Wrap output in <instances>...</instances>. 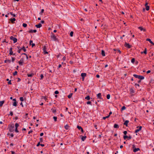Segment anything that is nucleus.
<instances>
[{"label": "nucleus", "mask_w": 154, "mask_h": 154, "mask_svg": "<svg viewBox=\"0 0 154 154\" xmlns=\"http://www.w3.org/2000/svg\"><path fill=\"white\" fill-rule=\"evenodd\" d=\"M85 99H87L88 100H89L90 99V96H88L85 97Z\"/></svg>", "instance_id": "25"}, {"label": "nucleus", "mask_w": 154, "mask_h": 154, "mask_svg": "<svg viewBox=\"0 0 154 154\" xmlns=\"http://www.w3.org/2000/svg\"><path fill=\"white\" fill-rule=\"evenodd\" d=\"M52 38V39L54 40V41H56L57 40V39L56 38V37L54 35H53L51 36Z\"/></svg>", "instance_id": "5"}, {"label": "nucleus", "mask_w": 154, "mask_h": 154, "mask_svg": "<svg viewBox=\"0 0 154 154\" xmlns=\"http://www.w3.org/2000/svg\"><path fill=\"white\" fill-rule=\"evenodd\" d=\"M124 134L125 135L126 134H127V131H124Z\"/></svg>", "instance_id": "49"}, {"label": "nucleus", "mask_w": 154, "mask_h": 154, "mask_svg": "<svg viewBox=\"0 0 154 154\" xmlns=\"http://www.w3.org/2000/svg\"><path fill=\"white\" fill-rule=\"evenodd\" d=\"M15 131L17 132H18V131L17 130V128H15Z\"/></svg>", "instance_id": "53"}, {"label": "nucleus", "mask_w": 154, "mask_h": 154, "mask_svg": "<svg viewBox=\"0 0 154 154\" xmlns=\"http://www.w3.org/2000/svg\"><path fill=\"white\" fill-rule=\"evenodd\" d=\"M20 100L21 101H23V97H20Z\"/></svg>", "instance_id": "40"}, {"label": "nucleus", "mask_w": 154, "mask_h": 154, "mask_svg": "<svg viewBox=\"0 0 154 154\" xmlns=\"http://www.w3.org/2000/svg\"><path fill=\"white\" fill-rule=\"evenodd\" d=\"M15 38L13 36H11L10 37V39H11V40H13V39L14 38Z\"/></svg>", "instance_id": "44"}, {"label": "nucleus", "mask_w": 154, "mask_h": 154, "mask_svg": "<svg viewBox=\"0 0 154 154\" xmlns=\"http://www.w3.org/2000/svg\"><path fill=\"white\" fill-rule=\"evenodd\" d=\"M13 41H14V43H16V42H17V39L16 38H14L13 39Z\"/></svg>", "instance_id": "22"}, {"label": "nucleus", "mask_w": 154, "mask_h": 154, "mask_svg": "<svg viewBox=\"0 0 154 154\" xmlns=\"http://www.w3.org/2000/svg\"><path fill=\"white\" fill-rule=\"evenodd\" d=\"M40 77H41V79H43V74H41V76H40Z\"/></svg>", "instance_id": "48"}, {"label": "nucleus", "mask_w": 154, "mask_h": 154, "mask_svg": "<svg viewBox=\"0 0 154 154\" xmlns=\"http://www.w3.org/2000/svg\"><path fill=\"white\" fill-rule=\"evenodd\" d=\"M140 150V149L139 148H135L133 150V151L134 152H137L138 151H139Z\"/></svg>", "instance_id": "13"}, {"label": "nucleus", "mask_w": 154, "mask_h": 154, "mask_svg": "<svg viewBox=\"0 0 154 154\" xmlns=\"http://www.w3.org/2000/svg\"><path fill=\"white\" fill-rule=\"evenodd\" d=\"M23 26L24 27H26L27 26V24L25 23H23Z\"/></svg>", "instance_id": "30"}, {"label": "nucleus", "mask_w": 154, "mask_h": 154, "mask_svg": "<svg viewBox=\"0 0 154 154\" xmlns=\"http://www.w3.org/2000/svg\"><path fill=\"white\" fill-rule=\"evenodd\" d=\"M72 93H71L70 94H69L68 96V97L69 98H70V97H71L72 96Z\"/></svg>", "instance_id": "27"}, {"label": "nucleus", "mask_w": 154, "mask_h": 154, "mask_svg": "<svg viewBox=\"0 0 154 154\" xmlns=\"http://www.w3.org/2000/svg\"><path fill=\"white\" fill-rule=\"evenodd\" d=\"M96 77H97V78H99L100 77V76H99V75H96Z\"/></svg>", "instance_id": "58"}, {"label": "nucleus", "mask_w": 154, "mask_h": 154, "mask_svg": "<svg viewBox=\"0 0 154 154\" xmlns=\"http://www.w3.org/2000/svg\"><path fill=\"white\" fill-rule=\"evenodd\" d=\"M114 127L115 128H116L119 127V126L118 125L115 124L114 125Z\"/></svg>", "instance_id": "23"}, {"label": "nucleus", "mask_w": 154, "mask_h": 154, "mask_svg": "<svg viewBox=\"0 0 154 154\" xmlns=\"http://www.w3.org/2000/svg\"><path fill=\"white\" fill-rule=\"evenodd\" d=\"M27 75L28 77H31L32 76V74H28Z\"/></svg>", "instance_id": "51"}, {"label": "nucleus", "mask_w": 154, "mask_h": 154, "mask_svg": "<svg viewBox=\"0 0 154 154\" xmlns=\"http://www.w3.org/2000/svg\"><path fill=\"white\" fill-rule=\"evenodd\" d=\"M12 60L13 62L14 61V58L12 57Z\"/></svg>", "instance_id": "64"}, {"label": "nucleus", "mask_w": 154, "mask_h": 154, "mask_svg": "<svg viewBox=\"0 0 154 154\" xmlns=\"http://www.w3.org/2000/svg\"><path fill=\"white\" fill-rule=\"evenodd\" d=\"M129 122V121L128 120H126L124 124L126 126V127H128V123Z\"/></svg>", "instance_id": "6"}, {"label": "nucleus", "mask_w": 154, "mask_h": 154, "mask_svg": "<svg viewBox=\"0 0 154 154\" xmlns=\"http://www.w3.org/2000/svg\"><path fill=\"white\" fill-rule=\"evenodd\" d=\"M46 46H44L43 48V50L45 54H48V52L46 51Z\"/></svg>", "instance_id": "2"}, {"label": "nucleus", "mask_w": 154, "mask_h": 154, "mask_svg": "<svg viewBox=\"0 0 154 154\" xmlns=\"http://www.w3.org/2000/svg\"><path fill=\"white\" fill-rule=\"evenodd\" d=\"M9 128L10 132H11L14 131V125L13 124H11L9 125Z\"/></svg>", "instance_id": "1"}, {"label": "nucleus", "mask_w": 154, "mask_h": 154, "mask_svg": "<svg viewBox=\"0 0 154 154\" xmlns=\"http://www.w3.org/2000/svg\"><path fill=\"white\" fill-rule=\"evenodd\" d=\"M69 127V125H66L65 126V129H67V130L68 129Z\"/></svg>", "instance_id": "24"}, {"label": "nucleus", "mask_w": 154, "mask_h": 154, "mask_svg": "<svg viewBox=\"0 0 154 154\" xmlns=\"http://www.w3.org/2000/svg\"><path fill=\"white\" fill-rule=\"evenodd\" d=\"M86 136H82L81 138L82 140V141H84L85 139L86 138Z\"/></svg>", "instance_id": "18"}, {"label": "nucleus", "mask_w": 154, "mask_h": 154, "mask_svg": "<svg viewBox=\"0 0 154 154\" xmlns=\"http://www.w3.org/2000/svg\"><path fill=\"white\" fill-rule=\"evenodd\" d=\"M15 20H16V19L15 18H13V19H10V20L12 23H13L14 22V21H15Z\"/></svg>", "instance_id": "19"}, {"label": "nucleus", "mask_w": 154, "mask_h": 154, "mask_svg": "<svg viewBox=\"0 0 154 154\" xmlns=\"http://www.w3.org/2000/svg\"><path fill=\"white\" fill-rule=\"evenodd\" d=\"M128 137V136H127L126 135L124 136V139H125L126 138H127Z\"/></svg>", "instance_id": "46"}, {"label": "nucleus", "mask_w": 154, "mask_h": 154, "mask_svg": "<svg viewBox=\"0 0 154 154\" xmlns=\"http://www.w3.org/2000/svg\"><path fill=\"white\" fill-rule=\"evenodd\" d=\"M125 47H127L128 48H130L131 47V46L129 44L127 43L126 42H125Z\"/></svg>", "instance_id": "3"}, {"label": "nucleus", "mask_w": 154, "mask_h": 154, "mask_svg": "<svg viewBox=\"0 0 154 154\" xmlns=\"http://www.w3.org/2000/svg\"><path fill=\"white\" fill-rule=\"evenodd\" d=\"M10 115H11V116H13V113L12 112H10Z\"/></svg>", "instance_id": "52"}, {"label": "nucleus", "mask_w": 154, "mask_h": 154, "mask_svg": "<svg viewBox=\"0 0 154 154\" xmlns=\"http://www.w3.org/2000/svg\"><path fill=\"white\" fill-rule=\"evenodd\" d=\"M101 96V93H99L97 94V97L100 98Z\"/></svg>", "instance_id": "26"}, {"label": "nucleus", "mask_w": 154, "mask_h": 154, "mask_svg": "<svg viewBox=\"0 0 154 154\" xmlns=\"http://www.w3.org/2000/svg\"><path fill=\"white\" fill-rule=\"evenodd\" d=\"M134 77H135L136 78H138V77H139V75H135V74H134Z\"/></svg>", "instance_id": "38"}, {"label": "nucleus", "mask_w": 154, "mask_h": 154, "mask_svg": "<svg viewBox=\"0 0 154 154\" xmlns=\"http://www.w3.org/2000/svg\"><path fill=\"white\" fill-rule=\"evenodd\" d=\"M21 49V50L23 49L24 52H25L26 51V49H25L24 47V46H23Z\"/></svg>", "instance_id": "36"}, {"label": "nucleus", "mask_w": 154, "mask_h": 154, "mask_svg": "<svg viewBox=\"0 0 154 154\" xmlns=\"http://www.w3.org/2000/svg\"><path fill=\"white\" fill-rule=\"evenodd\" d=\"M22 54L25 55L26 57V59H28V56H27V55L26 54H25V53L23 54Z\"/></svg>", "instance_id": "39"}, {"label": "nucleus", "mask_w": 154, "mask_h": 154, "mask_svg": "<svg viewBox=\"0 0 154 154\" xmlns=\"http://www.w3.org/2000/svg\"><path fill=\"white\" fill-rule=\"evenodd\" d=\"M52 111L54 113H55L56 112V109H53Z\"/></svg>", "instance_id": "50"}, {"label": "nucleus", "mask_w": 154, "mask_h": 154, "mask_svg": "<svg viewBox=\"0 0 154 154\" xmlns=\"http://www.w3.org/2000/svg\"><path fill=\"white\" fill-rule=\"evenodd\" d=\"M54 93L55 94H57L59 93V92L57 91H55Z\"/></svg>", "instance_id": "45"}, {"label": "nucleus", "mask_w": 154, "mask_h": 154, "mask_svg": "<svg viewBox=\"0 0 154 154\" xmlns=\"http://www.w3.org/2000/svg\"><path fill=\"white\" fill-rule=\"evenodd\" d=\"M101 54L103 56H105V53L103 50L101 51Z\"/></svg>", "instance_id": "15"}, {"label": "nucleus", "mask_w": 154, "mask_h": 154, "mask_svg": "<svg viewBox=\"0 0 154 154\" xmlns=\"http://www.w3.org/2000/svg\"><path fill=\"white\" fill-rule=\"evenodd\" d=\"M43 97L45 100H46L47 99L46 97L45 96Z\"/></svg>", "instance_id": "56"}, {"label": "nucleus", "mask_w": 154, "mask_h": 154, "mask_svg": "<svg viewBox=\"0 0 154 154\" xmlns=\"http://www.w3.org/2000/svg\"><path fill=\"white\" fill-rule=\"evenodd\" d=\"M10 14H11V15H12V16H13V17H15V16H16L15 14H13L12 13V12H11V13H10Z\"/></svg>", "instance_id": "42"}, {"label": "nucleus", "mask_w": 154, "mask_h": 154, "mask_svg": "<svg viewBox=\"0 0 154 154\" xmlns=\"http://www.w3.org/2000/svg\"><path fill=\"white\" fill-rule=\"evenodd\" d=\"M35 26L37 28H40L41 27H42V25L41 23H39V24L38 25H35Z\"/></svg>", "instance_id": "4"}, {"label": "nucleus", "mask_w": 154, "mask_h": 154, "mask_svg": "<svg viewBox=\"0 0 154 154\" xmlns=\"http://www.w3.org/2000/svg\"><path fill=\"white\" fill-rule=\"evenodd\" d=\"M13 54V52L12 51V48H11L10 49V55H12Z\"/></svg>", "instance_id": "11"}, {"label": "nucleus", "mask_w": 154, "mask_h": 154, "mask_svg": "<svg viewBox=\"0 0 154 154\" xmlns=\"http://www.w3.org/2000/svg\"><path fill=\"white\" fill-rule=\"evenodd\" d=\"M143 53H144L145 54H146L147 52H146V48H145V50L143 51V52H141V54H143Z\"/></svg>", "instance_id": "20"}, {"label": "nucleus", "mask_w": 154, "mask_h": 154, "mask_svg": "<svg viewBox=\"0 0 154 154\" xmlns=\"http://www.w3.org/2000/svg\"><path fill=\"white\" fill-rule=\"evenodd\" d=\"M150 72V70H148L147 72V73H149Z\"/></svg>", "instance_id": "61"}, {"label": "nucleus", "mask_w": 154, "mask_h": 154, "mask_svg": "<svg viewBox=\"0 0 154 154\" xmlns=\"http://www.w3.org/2000/svg\"><path fill=\"white\" fill-rule=\"evenodd\" d=\"M125 108H125V106H124L122 107L121 109L122 110H123L125 109Z\"/></svg>", "instance_id": "41"}, {"label": "nucleus", "mask_w": 154, "mask_h": 154, "mask_svg": "<svg viewBox=\"0 0 154 154\" xmlns=\"http://www.w3.org/2000/svg\"><path fill=\"white\" fill-rule=\"evenodd\" d=\"M73 32L72 31H71L70 32V35L71 37H72L73 36Z\"/></svg>", "instance_id": "35"}, {"label": "nucleus", "mask_w": 154, "mask_h": 154, "mask_svg": "<svg viewBox=\"0 0 154 154\" xmlns=\"http://www.w3.org/2000/svg\"><path fill=\"white\" fill-rule=\"evenodd\" d=\"M81 75L82 77H85L86 75V73H82L81 74Z\"/></svg>", "instance_id": "12"}, {"label": "nucleus", "mask_w": 154, "mask_h": 154, "mask_svg": "<svg viewBox=\"0 0 154 154\" xmlns=\"http://www.w3.org/2000/svg\"><path fill=\"white\" fill-rule=\"evenodd\" d=\"M8 84H11V80H10L8 82Z\"/></svg>", "instance_id": "55"}, {"label": "nucleus", "mask_w": 154, "mask_h": 154, "mask_svg": "<svg viewBox=\"0 0 154 154\" xmlns=\"http://www.w3.org/2000/svg\"><path fill=\"white\" fill-rule=\"evenodd\" d=\"M146 41H149L152 44H154V43L151 41L150 39L147 38L146 39Z\"/></svg>", "instance_id": "14"}, {"label": "nucleus", "mask_w": 154, "mask_h": 154, "mask_svg": "<svg viewBox=\"0 0 154 154\" xmlns=\"http://www.w3.org/2000/svg\"><path fill=\"white\" fill-rule=\"evenodd\" d=\"M77 128L79 130L81 129L82 128L81 126L79 125L77 126Z\"/></svg>", "instance_id": "34"}, {"label": "nucleus", "mask_w": 154, "mask_h": 154, "mask_svg": "<svg viewBox=\"0 0 154 154\" xmlns=\"http://www.w3.org/2000/svg\"><path fill=\"white\" fill-rule=\"evenodd\" d=\"M23 63V60H20L19 62V64L20 65H22V63Z\"/></svg>", "instance_id": "21"}, {"label": "nucleus", "mask_w": 154, "mask_h": 154, "mask_svg": "<svg viewBox=\"0 0 154 154\" xmlns=\"http://www.w3.org/2000/svg\"><path fill=\"white\" fill-rule=\"evenodd\" d=\"M29 33H32L33 32H36V30L34 29L33 30H30L29 31Z\"/></svg>", "instance_id": "8"}, {"label": "nucleus", "mask_w": 154, "mask_h": 154, "mask_svg": "<svg viewBox=\"0 0 154 154\" xmlns=\"http://www.w3.org/2000/svg\"><path fill=\"white\" fill-rule=\"evenodd\" d=\"M4 100H3V101H1L0 102V106H2V105H3V104H4Z\"/></svg>", "instance_id": "16"}, {"label": "nucleus", "mask_w": 154, "mask_h": 154, "mask_svg": "<svg viewBox=\"0 0 154 154\" xmlns=\"http://www.w3.org/2000/svg\"><path fill=\"white\" fill-rule=\"evenodd\" d=\"M17 71H15L13 73V75H16L17 74Z\"/></svg>", "instance_id": "43"}, {"label": "nucleus", "mask_w": 154, "mask_h": 154, "mask_svg": "<svg viewBox=\"0 0 154 154\" xmlns=\"http://www.w3.org/2000/svg\"><path fill=\"white\" fill-rule=\"evenodd\" d=\"M135 60L134 59V58H133L132 60H131V62L132 63H134V62H135Z\"/></svg>", "instance_id": "29"}, {"label": "nucleus", "mask_w": 154, "mask_h": 154, "mask_svg": "<svg viewBox=\"0 0 154 154\" xmlns=\"http://www.w3.org/2000/svg\"><path fill=\"white\" fill-rule=\"evenodd\" d=\"M40 142H38V144H37V146H38L40 145Z\"/></svg>", "instance_id": "59"}, {"label": "nucleus", "mask_w": 154, "mask_h": 154, "mask_svg": "<svg viewBox=\"0 0 154 154\" xmlns=\"http://www.w3.org/2000/svg\"><path fill=\"white\" fill-rule=\"evenodd\" d=\"M148 3L147 2H146L145 4V6H147V5H148Z\"/></svg>", "instance_id": "63"}, {"label": "nucleus", "mask_w": 154, "mask_h": 154, "mask_svg": "<svg viewBox=\"0 0 154 154\" xmlns=\"http://www.w3.org/2000/svg\"><path fill=\"white\" fill-rule=\"evenodd\" d=\"M30 45H32V47H33L35 45V44L34 43H32V40H30Z\"/></svg>", "instance_id": "7"}, {"label": "nucleus", "mask_w": 154, "mask_h": 154, "mask_svg": "<svg viewBox=\"0 0 154 154\" xmlns=\"http://www.w3.org/2000/svg\"><path fill=\"white\" fill-rule=\"evenodd\" d=\"M141 128H142V127L141 126H140L139 129L136 130L135 131V132L137 133L139 131H140L141 130Z\"/></svg>", "instance_id": "9"}, {"label": "nucleus", "mask_w": 154, "mask_h": 154, "mask_svg": "<svg viewBox=\"0 0 154 154\" xmlns=\"http://www.w3.org/2000/svg\"><path fill=\"white\" fill-rule=\"evenodd\" d=\"M146 9L147 11H148L149 10V6H146Z\"/></svg>", "instance_id": "28"}, {"label": "nucleus", "mask_w": 154, "mask_h": 154, "mask_svg": "<svg viewBox=\"0 0 154 154\" xmlns=\"http://www.w3.org/2000/svg\"><path fill=\"white\" fill-rule=\"evenodd\" d=\"M138 28L140 29V30L141 31H146V29H144L142 27H138Z\"/></svg>", "instance_id": "10"}, {"label": "nucleus", "mask_w": 154, "mask_h": 154, "mask_svg": "<svg viewBox=\"0 0 154 154\" xmlns=\"http://www.w3.org/2000/svg\"><path fill=\"white\" fill-rule=\"evenodd\" d=\"M53 119H54L55 121H57V118L56 117L54 116L53 117Z\"/></svg>", "instance_id": "37"}, {"label": "nucleus", "mask_w": 154, "mask_h": 154, "mask_svg": "<svg viewBox=\"0 0 154 154\" xmlns=\"http://www.w3.org/2000/svg\"><path fill=\"white\" fill-rule=\"evenodd\" d=\"M13 106H16L17 105L16 101L14 102L13 103Z\"/></svg>", "instance_id": "31"}, {"label": "nucleus", "mask_w": 154, "mask_h": 154, "mask_svg": "<svg viewBox=\"0 0 154 154\" xmlns=\"http://www.w3.org/2000/svg\"><path fill=\"white\" fill-rule=\"evenodd\" d=\"M63 60H66V57H63Z\"/></svg>", "instance_id": "57"}, {"label": "nucleus", "mask_w": 154, "mask_h": 154, "mask_svg": "<svg viewBox=\"0 0 154 154\" xmlns=\"http://www.w3.org/2000/svg\"><path fill=\"white\" fill-rule=\"evenodd\" d=\"M43 135V133H42L40 134V135L41 136H42Z\"/></svg>", "instance_id": "54"}, {"label": "nucleus", "mask_w": 154, "mask_h": 154, "mask_svg": "<svg viewBox=\"0 0 154 154\" xmlns=\"http://www.w3.org/2000/svg\"><path fill=\"white\" fill-rule=\"evenodd\" d=\"M110 98V95L109 94H107V98L108 99H109Z\"/></svg>", "instance_id": "32"}, {"label": "nucleus", "mask_w": 154, "mask_h": 154, "mask_svg": "<svg viewBox=\"0 0 154 154\" xmlns=\"http://www.w3.org/2000/svg\"><path fill=\"white\" fill-rule=\"evenodd\" d=\"M91 102L90 101H89L87 102V104H91Z\"/></svg>", "instance_id": "47"}, {"label": "nucleus", "mask_w": 154, "mask_h": 154, "mask_svg": "<svg viewBox=\"0 0 154 154\" xmlns=\"http://www.w3.org/2000/svg\"><path fill=\"white\" fill-rule=\"evenodd\" d=\"M138 79H144V77L141 75H139Z\"/></svg>", "instance_id": "17"}, {"label": "nucleus", "mask_w": 154, "mask_h": 154, "mask_svg": "<svg viewBox=\"0 0 154 154\" xmlns=\"http://www.w3.org/2000/svg\"><path fill=\"white\" fill-rule=\"evenodd\" d=\"M19 124L18 123H16L15 125V128H17V127L19 126Z\"/></svg>", "instance_id": "33"}, {"label": "nucleus", "mask_w": 154, "mask_h": 154, "mask_svg": "<svg viewBox=\"0 0 154 154\" xmlns=\"http://www.w3.org/2000/svg\"><path fill=\"white\" fill-rule=\"evenodd\" d=\"M44 11V10L43 9H42L41 10V13H43Z\"/></svg>", "instance_id": "62"}, {"label": "nucleus", "mask_w": 154, "mask_h": 154, "mask_svg": "<svg viewBox=\"0 0 154 154\" xmlns=\"http://www.w3.org/2000/svg\"><path fill=\"white\" fill-rule=\"evenodd\" d=\"M41 23H44V20H42L41 21Z\"/></svg>", "instance_id": "60"}]
</instances>
